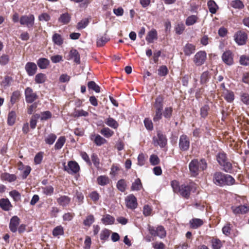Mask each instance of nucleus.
I'll return each instance as SVG.
<instances>
[{"label": "nucleus", "instance_id": "nucleus-1", "mask_svg": "<svg viewBox=\"0 0 249 249\" xmlns=\"http://www.w3.org/2000/svg\"><path fill=\"white\" fill-rule=\"evenodd\" d=\"M213 182L219 186H231L234 184L235 179L230 175L217 172L213 175Z\"/></svg>", "mask_w": 249, "mask_h": 249}, {"label": "nucleus", "instance_id": "nucleus-2", "mask_svg": "<svg viewBox=\"0 0 249 249\" xmlns=\"http://www.w3.org/2000/svg\"><path fill=\"white\" fill-rule=\"evenodd\" d=\"M148 230L150 234L153 236H158L160 238H163L166 236V231L162 226H159L156 228L149 225Z\"/></svg>", "mask_w": 249, "mask_h": 249}, {"label": "nucleus", "instance_id": "nucleus-3", "mask_svg": "<svg viewBox=\"0 0 249 249\" xmlns=\"http://www.w3.org/2000/svg\"><path fill=\"white\" fill-rule=\"evenodd\" d=\"M248 37L247 34L242 30L237 31L233 36L234 41L239 46L246 44Z\"/></svg>", "mask_w": 249, "mask_h": 249}, {"label": "nucleus", "instance_id": "nucleus-4", "mask_svg": "<svg viewBox=\"0 0 249 249\" xmlns=\"http://www.w3.org/2000/svg\"><path fill=\"white\" fill-rule=\"evenodd\" d=\"M19 22L21 25L26 26L29 29H32L35 23V17L32 14L22 16Z\"/></svg>", "mask_w": 249, "mask_h": 249}, {"label": "nucleus", "instance_id": "nucleus-5", "mask_svg": "<svg viewBox=\"0 0 249 249\" xmlns=\"http://www.w3.org/2000/svg\"><path fill=\"white\" fill-rule=\"evenodd\" d=\"M64 169L70 174H74L78 173L80 170V167L75 161H69L67 165L63 163Z\"/></svg>", "mask_w": 249, "mask_h": 249}, {"label": "nucleus", "instance_id": "nucleus-6", "mask_svg": "<svg viewBox=\"0 0 249 249\" xmlns=\"http://www.w3.org/2000/svg\"><path fill=\"white\" fill-rule=\"evenodd\" d=\"M196 189L193 183L189 184H182L178 193L183 197L188 198L190 196L191 191L193 189Z\"/></svg>", "mask_w": 249, "mask_h": 249}, {"label": "nucleus", "instance_id": "nucleus-7", "mask_svg": "<svg viewBox=\"0 0 249 249\" xmlns=\"http://www.w3.org/2000/svg\"><path fill=\"white\" fill-rule=\"evenodd\" d=\"M190 140L186 135H182L180 136L178 142V146L181 151H186L190 147Z\"/></svg>", "mask_w": 249, "mask_h": 249}, {"label": "nucleus", "instance_id": "nucleus-8", "mask_svg": "<svg viewBox=\"0 0 249 249\" xmlns=\"http://www.w3.org/2000/svg\"><path fill=\"white\" fill-rule=\"evenodd\" d=\"M206 53L205 51H199L194 56L193 61L197 66L203 65L206 59Z\"/></svg>", "mask_w": 249, "mask_h": 249}, {"label": "nucleus", "instance_id": "nucleus-9", "mask_svg": "<svg viewBox=\"0 0 249 249\" xmlns=\"http://www.w3.org/2000/svg\"><path fill=\"white\" fill-rule=\"evenodd\" d=\"M167 139L165 135L161 131L157 132V138H153V142L155 145H158L160 147H164L167 144Z\"/></svg>", "mask_w": 249, "mask_h": 249}, {"label": "nucleus", "instance_id": "nucleus-10", "mask_svg": "<svg viewBox=\"0 0 249 249\" xmlns=\"http://www.w3.org/2000/svg\"><path fill=\"white\" fill-rule=\"evenodd\" d=\"M25 96L26 102L27 103H32L37 98L36 93L34 92L32 89L30 87H28L25 89Z\"/></svg>", "mask_w": 249, "mask_h": 249}, {"label": "nucleus", "instance_id": "nucleus-11", "mask_svg": "<svg viewBox=\"0 0 249 249\" xmlns=\"http://www.w3.org/2000/svg\"><path fill=\"white\" fill-rule=\"evenodd\" d=\"M198 160L194 159L191 160L189 164V168L191 175L196 177L198 175L200 171Z\"/></svg>", "mask_w": 249, "mask_h": 249}, {"label": "nucleus", "instance_id": "nucleus-12", "mask_svg": "<svg viewBox=\"0 0 249 249\" xmlns=\"http://www.w3.org/2000/svg\"><path fill=\"white\" fill-rule=\"evenodd\" d=\"M125 201L126 206L128 208L133 210L137 208L138 205L137 198L133 195L128 196Z\"/></svg>", "mask_w": 249, "mask_h": 249}, {"label": "nucleus", "instance_id": "nucleus-13", "mask_svg": "<svg viewBox=\"0 0 249 249\" xmlns=\"http://www.w3.org/2000/svg\"><path fill=\"white\" fill-rule=\"evenodd\" d=\"M90 139L93 141L97 146H101L107 143V140L99 134L92 133L90 135Z\"/></svg>", "mask_w": 249, "mask_h": 249}, {"label": "nucleus", "instance_id": "nucleus-14", "mask_svg": "<svg viewBox=\"0 0 249 249\" xmlns=\"http://www.w3.org/2000/svg\"><path fill=\"white\" fill-rule=\"evenodd\" d=\"M25 69L28 75L30 76H32L36 72L37 68L35 63L28 62L25 65Z\"/></svg>", "mask_w": 249, "mask_h": 249}, {"label": "nucleus", "instance_id": "nucleus-15", "mask_svg": "<svg viewBox=\"0 0 249 249\" xmlns=\"http://www.w3.org/2000/svg\"><path fill=\"white\" fill-rule=\"evenodd\" d=\"M223 61L228 65H231L233 63V55L231 51L225 52L222 55Z\"/></svg>", "mask_w": 249, "mask_h": 249}, {"label": "nucleus", "instance_id": "nucleus-16", "mask_svg": "<svg viewBox=\"0 0 249 249\" xmlns=\"http://www.w3.org/2000/svg\"><path fill=\"white\" fill-rule=\"evenodd\" d=\"M231 209L235 214H243L249 211V207L245 205H240L237 207L232 206Z\"/></svg>", "mask_w": 249, "mask_h": 249}, {"label": "nucleus", "instance_id": "nucleus-17", "mask_svg": "<svg viewBox=\"0 0 249 249\" xmlns=\"http://www.w3.org/2000/svg\"><path fill=\"white\" fill-rule=\"evenodd\" d=\"M19 224V218L17 216H13L10 222L9 229L13 232L17 231V227Z\"/></svg>", "mask_w": 249, "mask_h": 249}, {"label": "nucleus", "instance_id": "nucleus-18", "mask_svg": "<svg viewBox=\"0 0 249 249\" xmlns=\"http://www.w3.org/2000/svg\"><path fill=\"white\" fill-rule=\"evenodd\" d=\"M157 39L158 33L155 29H152L148 32L145 38L146 40L150 43H153L155 40H157Z\"/></svg>", "mask_w": 249, "mask_h": 249}, {"label": "nucleus", "instance_id": "nucleus-19", "mask_svg": "<svg viewBox=\"0 0 249 249\" xmlns=\"http://www.w3.org/2000/svg\"><path fill=\"white\" fill-rule=\"evenodd\" d=\"M196 51V46L191 43H187L183 47V52L186 56H190Z\"/></svg>", "mask_w": 249, "mask_h": 249}, {"label": "nucleus", "instance_id": "nucleus-20", "mask_svg": "<svg viewBox=\"0 0 249 249\" xmlns=\"http://www.w3.org/2000/svg\"><path fill=\"white\" fill-rule=\"evenodd\" d=\"M71 15L68 13H65L61 14L58 18V21L63 25L68 24L71 21Z\"/></svg>", "mask_w": 249, "mask_h": 249}, {"label": "nucleus", "instance_id": "nucleus-21", "mask_svg": "<svg viewBox=\"0 0 249 249\" xmlns=\"http://www.w3.org/2000/svg\"><path fill=\"white\" fill-rule=\"evenodd\" d=\"M0 207L3 210L8 211L11 209L12 205L9 199L2 198L0 200Z\"/></svg>", "mask_w": 249, "mask_h": 249}, {"label": "nucleus", "instance_id": "nucleus-22", "mask_svg": "<svg viewBox=\"0 0 249 249\" xmlns=\"http://www.w3.org/2000/svg\"><path fill=\"white\" fill-rule=\"evenodd\" d=\"M70 59H73L75 63L77 64L80 63V54L75 49H72L70 52Z\"/></svg>", "mask_w": 249, "mask_h": 249}, {"label": "nucleus", "instance_id": "nucleus-23", "mask_svg": "<svg viewBox=\"0 0 249 249\" xmlns=\"http://www.w3.org/2000/svg\"><path fill=\"white\" fill-rule=\"evenodd\" d=\"M37 65L40 69H46L50 65V61L46 58H40L37 61Z\"/></svg>", "mask_w": 249, "mask_h": 249}, {"label": "nucleus", "instance_id": "nucleus-24", "mask_svg": "<svg viewBox=\"0 0 249 249\" xmlns=\"http://www.w3.org/2000/svg\"><path fill=\"white\" fill-rule=\"evenodd\" d=\"M105 123L107 126L113 129H117L119 126L118 123L111 117H109L106 119L105 120Z\"/></svg>", "mask_w": 249, "mask_h": 249}, {"label": "nucleus", "instance_id": "nucleus-25", "mask_svg": "<svg viewBox=\"0 0 249 249\" xmlns=\"http://www.w3.org/2000/svg\"><path fill=\"white\" fill-rule=\"evenodd\" d=\"M71 201V198L66 196H62L57 199V203L63 207H66L69 205Z\"/></svg>", "mask_w": 249, "mask_h": 249}, {"label": "nucleus", "instance_id": "nucleus-26", "mask_svg": "<svg viewBox=\"0 0 249 249\" xmlns=\"http://www.w3.org/2000/svg\"><path fill=\"white\" fill-rule=\"evenodd\" d=\"M191 227L193 229H196L201 226L204 222L203 221L199 218H193L190 221Z\"/></svg>", "mask_w": 249, "mask_h": 249}, {"label": "nucleus", "instance_id": "nucleus-27", "mask_svg": "<svg viewBox=\"0 0 249 249\" xmlns=\"http://www.w3.org/2000/svg\"><path fill=\"white\" fill-rule=\"evenodd\" d=\"M163 97L161 96H158L156 99L154 103V107L155 110H162L163 107Z\"/></svg>", "mask_w": 249, "mask_h": 249}, {"label": "nucleus", "instance_id": "nucleus-28", "mask_svg": "<svg viewBox=\"0 0 249 249\" xmlns=\"http://www.w3.org/2000/svg\"><path fill=\"white\" fill-rule=\"evenodd\" d=\"M1 178L3 180L12 182L17 179V177L14 174H10L8 173H4L1 174Z\"/></svg>", "mask_w": 249, "mask_h": 249}, {"label": "nucleus", "instance_id": "nucleus-29", "mask_svg": "<svg viewBox=\"0 0 249 249\" xmlns=\"http://www.w3.org/2000/svg\"><path fill=\"white\" fill-rule=\"evenodd\" d=\"M207 5L210 12L212 14H215L218 8L217 5L213 0H209L207 2Z\"/></svg>", "mask_w": 249, "mask_h": 249}, {"label": "nucleus", "instance_id": "nucleus-30", "mask_svg": "<svg viewBox=\"0 0 249 249\" xmlns=\"http://www.w3.org/2000/svg\"><path fill=\"white\" fill-rule=\"evenodd\" d=\"M142 188V185L141 182V179L139 178L136 179L135 181L132 182L131 186L132 191H139Z\"/></svg>", "mask_w": 249, "mask_h": 249}, {"label": "nucleus", "instance_id": "nucleus-31", "mask_svg": "<svg viewBox=\"0 0 249 249\" xmlns=\"http://www.w3.org/2000/svg\"><path fill=\"white\" fill-rule=\"evenodd\" d=\"M105 225H112L114 223L115 218L109 214H106L101 219Z\"/></svg>", "mask_w": 249, "mask_h": 249}, {"label": "nucleus", "instance_id": "nucleus-32", "mask_svg": "<svg viewBox=\"0 0 249 249\" xmlns=\"http://www.w3.org/2000/svg\"><path fill=\"white\" fill-rule=\"evenodd\" d=\"M97 181L99 185L105 186L109 183V179L108 177L102 175L97 178Z\"/></svg>", "mask_w": 249, "mask_h": 249}, {"label": "nucleus", "instance_id": "nucleus-33", "mask_svg": "<svg viewBox=\"0 0 249 249\" xmlns=\"http://www.w3.org/2000/svg\"><path fill=\"white\" fill-rule=\"evenodd\" d=\"M42 193L46 196H52L54 191V188L52 185H48L41 188Z\"/></svg>", "mask_w": 249, "mask_h": 249}, {"label": "nucleus", "instance_id": "nucleus-34", "mask_svg": "<svg viewBox=\"0 0 249 249\" xmlns=\"http://www.w3.org/2000/svg\"><path fill=\"white\" fill-rule=\"evenodd\" d=\"M52 40L55 44L58 46H60L63 43V38L60 35L57 33L53 35Z\"/></svg>", "mask_w": 249, "mask_h": 249}, {"label": "nucleus", "instance_id": "nucleus-35", "mask_svg": "<svg viewBox=\"0 0 249 249\" xmlns=\"http://www.w3.org/2000/svg\"><path fill=\"white\" fill-rule=\"evenodd\" d=\"M211 78V75L208 71H204L200 76L201 84H205L209 81Z\"/></svg>", "mask_w": 249, "mask_h": 249}, {"label": "nucleus", "instance_id": "nucleus-36", "mask_svg": "<svg viewBox=\"0 0 249 249\" xmlns=\"http://www.w3.org/2000/svg\"><path fill=\"white\" fill-rule=\"evenodd\" d=\"M16 117V113L14 111H11L8 113L7 118V124L9 125L12 126L15 124Z\"/></svg>", "mask_w": 249, "mask_h": 249}, {"label": "nucleus", "instance_id": "nucleus-37", "mask_svg": "<svg viewBox=\"0 0 249 249\" xmlns=\"http://www.w3.org/2000/svg\"><path fill=\"white\" fill-rule=\"evenodd\" d=\"M46 76L42 73H37L35 78V81L37 84L44 83L46 80Z\"/></svg>", "mask_w": 249, "mask_h": 249}, {"label": "nucleus", "instance_id": "nucleus-38", "mask_svg": "<svg viewBox=\"0 0 249 249\" xmlns=\"http://www.w3.org/2000/svg\"><path fill=\"white\" fill-rule=\"evenodd\" d=\"M100 133L105 137L108 138L113 136L114 132L108 127H104L101 130Z\"/></svg>", "mask_w": 249, "mask_h": 249}, {"label": "nucleus", "instance_id": "nucleus-39", "mask_svg": "<svg viewBox=\"0 0 249 249\" xmlns=\"http://www.w3.org/2000/svg\"><path fill=\"white\" fill-rule=\"evenodd\" d=\"M224 99L229 103H231L234 99V93L232 91L226 90L224 93Z\"/></svg>", "mask_w": 249, "mask_h": 249}, {"label": "nucleus", "instance_id": "nucleus-40", "mask_svg": "<svg viewBox=\"0 0 249 249\" xmlns=\"http://www.w3.org/2000/svg\"><path fill=\"white\" fill-rule=\"evenodd\" d=\"M66 142V138L64 136L60 137L57 140L54 145V148L55 150L60 149L64 144H65Z\"/></svg>", "mask_w": 249, "mask_h": 249}, {"label": "nucleus", "instance_id": "nucleus-41", "mask_svg": "<svg viewBox=\"0 0 249 249\" xmlns=\"http://www.w3.org/2000/svg\"><path fill=\"white\" fill-rule=\"evenodd\" d=\"M53 235L55 236H58L59 235H62L64 234V229L63 227L61 226H57L54 228L53 231Z\"/></svg>", "mask_w": 249, "mask_h": 249}, {"label": "nucleus", "instance_id": "nucleus-42", "mask_svg": "<svg viewBox=\"0 0 249 249\" xmlns=\"http://www.w3.org/2000/svg\"><path fill=\"white\" fill-rule=\"evenodd\" d=\"M110 234V231L104 229L100 232V238L101 240L106 241L109 237Z\"/></svg>", "mask_w": 249, "mask_h": 249}, {"label": "nucleus", "instance_id": "nucleus-43", "mask_svg": "<svg viewBox=\"0 0 249 249\" xmlns=\"http://www.w3.org/2000/svg\"><path fill=\"white\" fill-rule=\"evenodd\" d=\"M211 244L213 249H220L222 246V242L217 238L212 239Z\"/></svg>", "mask_w": 249, "mask_h": 249}, {"label": "nucleus", "instance_id": "nucleus-44", "mask_svg": "<svg viewBox=\"0 0 249 249\" xmlns=\"http://www.w3.org/2000/svg\"><path fill=\"white\" fill-rule=\"evenodd\" d=\"M95 221L94 217L92 214L88 215L83 221V224L86 226L89 227Z\"/></svg>", "mask_w": 249, "mask_h": 249}, {"label": "nucleus", "instance_id": "nucleus-45", "mask_svg": "<svg viewBox=\"0 0 249 249\" xmlns=\"http://www.w3.org/2000/svg\"><path fill=\"white\" fill-rule=\"evenodd\" d=\"M126 184L124 179H121L117 183V189L122 192H124L126 189Z\"/></svg>", "mask_w": 249, "mask_h": 249}, {"label": "nucleus", "instance_id": "nucleus-46", "mask_svg": "<svg viewBox=\"0 0 249 249\" xmlns=\"http://www.w3.org/2000/svg\"><path fill=\"white\" fill-rule=\"evenodd\" d=\"M88 87L89 89H92L97 93H99L100 91V88L94 81H91L88 82Z\"/></svg>", "mask_w": 249, "mask_h": 249}, {"label": "nucleus", "instance_id": "nucleus-47", "mask_svg": "<svg viewBox=\"0 0 249 249\" xmlns=\"http://www.w3.org/2000/svg\"><path fill=\"white\" fill-rule=\"evenodd\" d=\"M173 109L172 107H166L163 111V116L168 120H169L172 115Z\"/></svg>", "mask_w": 249, "mask_h": 249}, {"label": "nucleus", "instance_id": "nucleus-48", "mask_svg": "<svg viewBox=\"0 0 249 249\" xmlns=\"http://www.w3.org/2000/svg\"><path fill=\"white\" fill-rule=\"evenodd\" d=\"M56 139V136L54 134H50L48 135L45 139V142L47 144L49 145L53 144Z\"/></svg>", "mask_w": 249, "mask_h": 249}, {"label": "nucleus", "instance_id": "nucleus-49", "mask_svg": "<svg viewBox=\"0 0 249 249\" xmlns=\"http://www.w3.org/2000/svg\"><path fill=\"white\" fill-rule=\"evenodd\" d=\"M109 38L107 37L106 35L99 37L97 39V45L101 47L104 45L108 40Z\"/></svg>", "mask_w": 249, "mask_h": 249}, {"label": "nucleus", "instance_id": "nucleus-50", "mask_svg": "<svg viewBox=\"0 0 249 249\" xmlns=\"http://www.w3.org/2000/svg\"><path fill=\"white\" fill-rule=\"evenodd\" d=\"M216 159L220 165L224 163V162L227 160L226 154L223 152L219 153L216 156Z\"/></svg>", "mask_w": 249, "mask_h": 249}, {"label": "nucleus", "instance_id": "nucleus-51", "mask_svg": "<svg viewBox=\"0 0 249 249\" xmlns=\"http://www.w3.org/2000/svg\"><path fill=\"white\" fill-rule=\"evenodd\" d=\"M231 6L234 8L236 9H243L244 7V5L242 1L240 0H232L231 2Z\"/></svg>", "mask_w": 249, "mask_h": 249}, {"label": "nucleus", "instance_id": "nucleus-52", "mask_svg": "<svg viewBox=\"0 0 249 249\" xmlns=\"http://www.w3.org/2000/svg\"><path fill=\"white\" fill-rule=\"evenodd\" d=\"M240 99L241 101L246 105H249V94L242 92L240 93Z\"/></svg>", "mask_w": 249, "mask_h": 249}, {"label": "nucleus", "instance_id": "nucleus-53", "mask_svg": "<svg viewBox=\"0 0 249 249\" xmlns=\"http://www.w3.org/2000/svg\"><path fill=\"white\" fill-rule=\"evenodd\" d=\"M223 167V170L227 173H231L232 170V164L231 162L227 160L224 162V163L220 165Z\"/></svg>", "mask_w": 249, "mask_h": 249}, {"label": "nucleus", "instance_id": "nucleus-54", "mask_svg": "<svg viewBox=\"0 0 249 249\" xmlns=\"http://www.w3.org/2000/svg\"><path fill=\"white\" fill-rule=\"evenodd\" d=\"M89 23V21L87 18L82 19L77 23V28L79 30L86 28Z\"/></svg>", "mask_w": 249, "mask_h": 249}, {"label": "nucleus", "instance_id": "nucleus-55", "mask_svg": "<svg viewBox=\"0 0 249 249\" xmlns=\"http://www.w3.org/2000/svg\"><path fill=\"white\" fill-rule=\"evenodd\" d=\"M197 18L195 15H192L188 17L186 20V24L188 26L192 25L195 24L197 20Z\"/></svg>", "mask_w": 249, "mask_h": 249}, {"label": "nucleus", "instance_id": "nucleus-56", "mask_svg": "<svg viewBox=\"0 0 249 249\" xmlns=\"http://www.w3.org/2000/svg\"><path fill=\"white\" fill-rule=\"evenodd\" d=\"M162 110H155V113L153 118L154 122H159L162 118Z\"/></svg>", "mask_w": 249, "mask_h": 249}, {"label": "nucleus", "instance_id": "nucleus-57", "mask_svg": "<svg viewBox=\"0 0 249 249\" xmlns=\"http://www.w3.org/2000/svg\"><path fill=\"white\" fill-rule=\"evenodd\" d=\"M9 195L16 201H19L20 199L21 196L20 193L15 190L10 192Z\"/></svg>", "mask_w": 249, "mask_h": 249}, {"label": "nucleus", "instance_id": "nucleus-58", "mask_svg": "<svg viewBox=\"0 0 249 249\" xmlns=\"http://www.w3.org/2000/svg\"><path fill=\"white\" fill-rule=\"evenodd\" d=\"M158 72L160 76H165L167 74L168 70L166 66H161L158 69Z\"/></svg>", "mask_w": 249, "mask_h": 249}, {"label": "nucleus", "instance_id": "nucleus-59", "mask_svg": "<svg viewBox=\"0 0 249 249\" xmlns=\"http://www.w3.org/2000/svg\"><path fill=\"white\" fill-rule=\"evenodd\" d=\"M20 93L18 91H15L12 93L10 99V103L13 105L19 98Z\"/></svg>", "mask_w": 249, "mask_h": 249}, {"label": "nucleus", "instance_id": "nucleus-60", "mask_svg": "<svg viewBox=\"0 0 249 249\" xmlns=\"http://www.w3.org/2000/svg\"><path fill=\"white\" fill-rule=\"evenodd\" d=\"M149 161L152 165H156L159 163L160 159L157 155L152 154L150 157Z\"/></svg>", "mask_w": 249, "mask_h": 249}, {"label": "nucleus", "instance_id": "nucleus-61", "mask_svg": "<svg viewBox=\"0 0 249 249\" xmlns=\"http://www.w3.org/2000/svg\"><path fill=\"white\" fill-rule=\"evenodd\" d=\"M38 19L41 21H48L51 19V17L48 14L43 13L38 16Z\"/></svg>", "mask_w": 249, "mask_h": 249}, {"label": "nucleus", "instance_id": "nucleus-62", "mask_svg": "<svg viewBox=\"0 0 249 249\" xmlns=\"http://www.w3.org/2000/svg\"><path fill=\"white\" fill-rule=\"evenodd\" d=\"M9 61V56L7 55L3 54L0 57V65H5Z\"/></svg>", "mask_w": 249, "mask_h": 249}, {"label": "nucleus", "instance_id": "nucleus-63", "mask_svg": "<svg viewBox=\"0 0 249 249\" xmlns=\"http://www.w3.org/2000/svg\"><path fill=\"white\" fill-rule=\"evenodd\" d=\"M89 196L92 201L96 202L99 199L100 195L97 191H95L91 192L89 195Z\"/></svg>", "mask_w": 249, "mask_h": 249}, {"label": "nucleus", "instance_id": "nucleus-64", "mask_svg": "<svg viewBox=\"0 0 249 249\" xmlns=\"http://www.w3.org/2000/svg\"><path fill=\"white\" fill-rule=\"evenodd\" d=\"M240 63L244 66L249 65V57L242 55L240 58Z\"/></svg>", "mask_w": 249, "mask_h": 249}]
</instances>
